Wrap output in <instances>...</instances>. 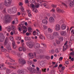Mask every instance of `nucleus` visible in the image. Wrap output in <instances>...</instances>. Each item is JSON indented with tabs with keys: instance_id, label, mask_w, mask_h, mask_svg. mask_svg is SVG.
I'll return each mask as SVG.
<instances>
[{
	"instance_id": "f257e3e1",
	"label": "nucleus",
	"mask_w": 74,
	"mask_h": 74,
	"mask_svg": "<svg viewBox=\"0 0 74 74\" xmlns=\"http://www.w3.org/2000/svg\"><path fill=\"white\" fill-rule=\"evenodd\" d=\"M30 2L31 3L30 5V7L31 8H32L33 9V11L35 13H37L38 12V10L37 9H35L34 7H36V8H38L40 7V5L38 4V3H35V6L34 4H32V3H34L35 2V1L34 0H30Z\"/></svg>"
},
{
	"instance_id": "f03ea898",
	"label": "nucleus",
	"mask_w": 74,
	"mask_h": 74,
	"mask_svg": "<svg viewBox=\"0 0 74 74\" xmlns=\"http://www.w3.org/2000/svg\"><path fill=\"white\" fill-rule=\"evenodd\" d=\"M7 61H6L5 63L9 65V67L10 68V69H16V65H17V63H14L13 64L10 62H7Z\"/></svg>"
},
{
	"instance_id": "7ed1b4c3",
	"label": "nucleus",
	"mask_w": 74,
	"mask_h": 74,
	"mask_svg": "<svg viewBox=\"0 0 74 74\" xmlns=\"http://www.w3.org/2000/svg\"><path fill=\"white\" fill-rule=\"evenodd\" d=\"M17 55L18 57L19 58L18 61L20 64H21L22 65H23V64H25L26 63V62L25 61V60L22 59V58H21V55H22V54L21 53H18L17 54Z\"/></svg>"
},
{
	"instance_id": "20e7f679",
	"label": "nucleus",
	"mask_w": 74,
	"mask_h": 74,
	"mask_svg": "<svg viewBox=\"0 0 74 74\" xmlns=\"http://www.w3.org/2000/svg\"><path fill=\"white\" fill-rule=\"evenodd\" d=\"M8 12L9 14H15L16 12V8L15 7L10 8Z\"/></svg>"
},
{
	"instance_id": "39448f33",
	"label": "nucleus",
	"mask_w": 74,
	"mask_h": 74,
	"mask_svg": "<svg viewBox=\"0 0 74 74\" xmlns=\"http://www.w3.org/2000/svg\"><path fill=\"white\" fill-rule=\"evenodd\" d=\"M0 10H1V12L4 14H6V9L4 8V4L1 3L0 4Z\"/></svg>"
},
{
	"instance_id": "423d86ee",
	"label": "nucleus",
	"mask_w": 74,
	"mask_h": 74,
	"mask_svg": "<svg viewBox=\"0 0 74 74\" xmlns=\"http://www.w3.org/2000/svg\"><path fill=\"white\" fill-rule=\"evenodd\" d=\"M45 34L46 35V36H47L48 39H50V40H52L54 38V36L53 34V35H51L49 36L50 34L49 33L46 32H45Z\"/></svg>"
},
{
	"instance_id": "0eeeda50",
	"label": "nucleus",
	"mask_w": 74,
	"mask_h": 74,
	"mask_svg": "<svg viewBox=\"0 0 74 74\" xmlns=\"http://www.w3.org/2000/svg\"><path fill=\"white\" fill-rule=\"evenodd\" d=\"M12 2V0H5L4 3V5L7 7L10 6Z\"/></svg>"
},
{
	"instance_id": "6e6552de",
	"label": "nucleus",
	"mask_w": 74,
	"mask_h": 74,
	"mask_svg": "<svg viewBox=\"0 0 74 74\" xmlns=\"http://www.w3.org/2000/svg\"><path fill=\"white\" fill-rule=\"evenodd\" d=\"M9 39L11 41H12V46L13 47L14 49H15L16 48V46L15 43V41L13 40H14L13 37L11 36L9 38Z\"/></svg>"
},
{
	"instance_id": "1a4fd4ad",
	"label": "nucleus",
	"mask_w": 74,
	"mask_h": 74,
	"mask_svg": "<svg viewBox=\"0 0 74 74\" xmlns=\"http://www.w3.org/2000/svg\"><path fill=\"white\" fill-rule=\"evenodd\" d=\"M34 55L32 53H30L29 54V60H30V59H33L34 56L36 57V53H34Z\"/></svg>"
},
{
	"instance_id": "9d476101",
	"label": "nucleus",
	"mask_w": 74,
	"mask_h": 74,
	"mask_svg": "<svg viewBox=\"0 0 74 74\" xmlns=\"http://www.w3.org/2000/svg\"><path fill=\"white\" fill-rule=\"evenodd\" d=\"M60 26L58 24L56 25L55 26V30L56 31H59L60 30Z\"/></svg>"
},
{
	"instance_id": "9b49d317",
	"label": "nucleus",
	"mask_w": 74,
	"mask_h": 74,
	"mask_svg": "<svg viewBox=\"0 0 74 74\" xmlns=\"http://www.w3.org/2000/svg\"><path fill=\"white\" fill-rule=\"evenodd\" d=\"M26 45L29 48H32L33 47V45L31 43L29 42L26 43Z\"/></svg>"
},
{
	"instance_id": "f8f14e48",
	"label": "nucleus",
	"mask_w": 74,
	"mask_h": 74,
	"mask_svg": "<svg viewBox=\"0 0 74 74\" xmlns=\"http://www.w3.org/2000/svg\"><path fill=\"white\" fill-rule=\"evenodd\" d=\"M60 34L61 36H66L67 35V32L66 31H61L60 32Z\"/></svg>"
},
{
	"instance_id": "ddd939ff",
	"label": "nucleus",
	"mask_w": 74,
	"mask_h": 74,
	"mask_svg": "<svg viewBox=\"0 0 74 74\" xmlns=\"http://www.w3.org/2000/svg\"><path fill=\"white\" fill-rule=\"evenodd\" d=\"M56 11L57 12H62V13H64V11L63 10H61L59 8H57Z\"/></svg>"
},
{
	"instance_id": "4468645a",
	"label": "nucleus",
	"mask_w": 74,
	"mask_h": 74,
	"mask_svg": "<svg viewBox=\"0 0 74 74\" xmlns=\"http://www.w3.org/2000/svg\"><path fill=\"white\" fill-rule=\"evenodd\" d=\"M5 67H4V64H0V69L1 70H5Z\"/></svg>"
},
{
	"instance_id": "2eb2a0df",
	"label": "nucleus",
	"mask_w": 74,
	"mask_h": 74,
	"mask_svg": "<svg viewBox=\"0 0 74 74\" xmlns=\"http://www.w3.org/2000/svg\"><path fill=\"white\" fill-rule=\"evenodd\" d=\"M49 21L50 23H52L54 22L55 19H54V18L52 17H50L49 19Z\"/></svg>"
},
{
	"instance_id": "dca6fc26",
	"label": "nucleus",
	"mask_w": 74,
	"mask_h": 74,
	"mask_svg": "<svg viewBox=\"0 0 74 74\" xmlns=\"http://www.w3.org/2000/svg\"><path fill=\"white\" fill-rule=\"evenodd\" d=\"M18 50L20 51H23V52H25L26 51V48L25 47H19L18 48Z\"/></svg>"
},
{
	"instance_id": "f3484780",
	"label": "nucleus",
	"mask_w": 74,
	"mask_h": 74,
	"mask_svg": "<svg viewBox=\"0 0 74 74\" xmlns=\"http://www.w3.org/2000/svg\"><path fill=\"white\" fill-rule=\"evenodd\" d=\"M54 37H59V34L58 32H54L53 34Z\"/></svg>"
},
{
	"instance_id": "a211bd4d",
	"label": "nucleus",
	"mask_w": 74,
	"mask_h": 74,
	"mask_svg": "<svg viewBox=\"0 0 74 74\" xmlns=\"http://www.w3.org/2000/svg\"><path fill=\"white\" fill-rule=\"evenodd\" d=\"M8 37H6L5 40V42H4V45H6L7 44V43L8 42Z\"/></svg>"
},
{
	"instance_id": "6ab92c4d",
	"label": "nucleus",
	"mask_w": 74,
	"mask_h": 74,
	"mask_svg": "<svg viewBox=\"0 0 74 74\" xmlns=\"http://www.w3.org/2000/svg\"><path fill=\"white\" fill-rule=\"evenodd\" d=\"M11 18L10 16H9V17H6V18H5V23H8V22H9V19Z\"/></svg>"
},
{
	"instance_id": "aec40b11",
	"label": "nucleus",
	"mask_w": 74,
	"mask_h": 74,
	"mask_svg": "<svg viewBox=\"0 0 74 74\" xmlns=\"http://www.w3.org/2000/svg\"><path fill=\"white\" fill-rule=\"evenodd\" d=\"M6 47L9 51L11 50V46H10V45L9 44H8V45L6 46Z\"/></svg>"
},
{
	"instance_id": "412c9836",
	"label": "nucleus",
	"mask_w": 74,
	"mask_h": 74,
	"mask_svg": "<svg viewBox=\"0 0 74 74\" xmlns=\"http://www.w3.org/2000/svg\"><path fill=\"white\" fill-rule=\"evenodd\" d=\"M26 28V27L25 26H22L21 27V28L20 27H18V29L19 31H21V30H23V29H25Z\"/></svg>"
},
{
	"instance_id": "4be33fe9",
	"label": "nucleus",
	"mask_w": 74,
	"mask_h": 74,
	"mask_svg": "<svg viewBox=\"0 0 74 74\" xmlns=\"http://www.w3.org/2000/svg\"><path fill=\"white\" fill-rule=\"evenodd\" d=\"M61 29L62 30H65L66 29V26L64 24H63L61 26Z\"/></svg>"
},
{
	"instance_id": "5701e85b",
	"label": "nucleus",
	"mask_w": 74,
	"mask_h": 74,
	"mask_svg": "<svg viewBox=\"0 0 74 74\" xmlns=\"http://www.w3.org/2000/svg\"><path fill=\"white\" fill-rule=\"evenodd\" d=\"M40 48V44L39 43H36L35 45V48Z\"/></svg>"
},
{
	"instance_id": "b1692460",
	"label": "nucleus",
	"mask_w": 74,
	"mask_h": 74,
	"mask_svg": "<svg viewBox=\"0 0 74 74\" xmlns=\"http://www.w3.org/2000/svg\"><path fill=\"white\" fill-rule=\"evenodd\" d=\"M47 31L49 33H51L53 32V29L50 28H49L47 29Z\"/></svg>"
},
{
	"instance_id": "393cba45",
	"label": "nucleus",
	"mask_w": 74,
	"mask_h": 74,
	"mask_svg": "<svg viewBox=\"0 0 74 74\" xmlns=\"http://www.w3.org/2000/svg\"><path fill=\"white\" fill-rule=\"evenodd\" d=\"M39 38L40 39H42V40H44L45 38V37L42 35H41L39 36Z\"/></svg>"
},
{
	"instance_id": "a878e982",
	"label": "nucleus",
	"mask_w": 74,
	"mask_h": 74,
	"mask_svg": "<svg viewBox=\"0 0 74 74\" xmlns=\"http://www.w3.org/2000/svg\"><path fill=\"white\" fill-rule=\"evenodd\" d=\"M42 22L43 23L45 24V25H47V23H48V21L46 19H43L42 20Z\"/></svg>"
},
{
	"instance_id": "bb28decb",
	"label": "nucleus",
	"mask_w": 74,
	"mask_h": 74,
	"mask_svg": "<svg viewBox=\"0 0 74 74\" xmlns=\"http://www.w3.org/2000/svg\"><path fill=\"white\" fill-rule=\"evenodd\" d=\"M17 72L19 74H23L24 73V71L22 70H19Z\"/></svg>"
},
{
	"instance_id": "cd10ccee",
	"label": "nucleus",
	"mask_w": 74,
	"mask_h": 74,
	"mask_svg": "<svg viewBox=\"0 0 74 74\" xmlns=\"http://www.w3.org/2000/svg\"><path fill=\"white\" fill-rule=\"evenodd\" d=\"M10 73V70L9 69H7L6 71V74H9Z\"/></svg>"
},
{
	"instance_id": "c85d7f7f",
	"label": "nucleus",
	"mask_w": 74,
	"mask_h": 74,
	"mask_svg": "<svg viewBox=\"0 0 74 74\" xmlns=\"http://www.w3.org/2000/svg\"><path fill=\"white\" fill-rule=\"evenodd\" d=\"M21 14L22 16L23 17H25V15H26V13L25 12H23V11H22V12H21Z\"/></svg>"
},
{
	"instance_id": "c756f323",
	"label": "nucleus",
	"mask_w": 74,
	"mask_h": 74,
	"mask_svg": "<svg viewBox=\"0 0 74 74\" xmlns=\"http://www.w3.org/2000/svg\"><path fill=\"white\" fill-rule=\"evenodd\" d=\"M67 45L66 46V48H65V46H63V51L64 52V51H65L66 50V48H67Z\"/></svg>"
},
{
	"instance_id": "7c9ffc66",
	"label": "nucleus",
	"mask_w": 74,
	"mask_h": 74,
	"mask_svg": "<svg viewBox=\"0 0 74 74\" xmlns=\"http://www.w3.org/2000/svg\"><path fill=\"white\" fill-rule=\"evenodd\" d=\"M12 31H13V32L14 34H18V32L16 29L13 30Z\"/></svg>"
},
{
	"instance_id": "2f4dec72",
	"label": "nucleus",
	"mask_w": 74,
	"mask_h": 74,
	"mask_svg": "<svg viewBox=\"0 0 74 74\" xmlns=\"http://www.w3.org/2000/svg\"><path fill=\"white\" fill-rule=\"evenodd\" d=\"M11 27L12 31L16 29V27L15 26H12Z\"/></svg>"
},
{
	"instance_id": "473e14b6",
	"label": "nucleus",
	"mask_w": 74,
	"mask_h": 74,
	"mask_svg": "<svg viewBox=\"0 0 74 74\" xmlns=\"http://www.w3.org/2000/svg\"><path fill=\"white\" fill-rule=\"evenodd\" d=\"M59 41H63V37H59Z\"/></svg>"
},
{
	"instance_id": "72a5a7b5",
	"label": "nucleus",
	"mask_w": 74,
	"mask_h": 74,
	"mask_svg": "<svg viewBox=\"0 0 74 74\" xmlns=\"http://www.w3.org/2000/svg\"><path fill=\"white\" fill-rule=\"evenodd\" d=\"M11 30V28L10 27H8L7 28V30L8 32H10Z\"/></svg>"
},
{
	"instance_id": "f704fd0d",
	"label": "nucleus",
	"mask_w": 74,
	"mask_h": 74,
	"mask_svg": "<svg viewBox=\"0 0 74 74\" xmlns=\"http://www.w3.org/2000/svg\"><path fill=\"white\" fill-rule=\"evenodd\" d=\"M4 40V37L0 38V42H3Z\"/></svg>"
},
{
	"instance_id": "c9c22d12",
	"label": "nucleus",
	"mask_w": 74,
	"mask_h": 74,
	"mask_svg": "<svg viewBox=\"0 0 74 74\" xmlns=\"http://www.w3.org/2000/svg\"><path fill=\"white\" fill-rule=\"evenodd\" d=\"M4 35L2 33H0V38H3L4 37Z\"/></svg>"
},
{
	"instance_id": "e433bc0d",
	"label": "nucleus",
	"mask_w": 74,
	"mask_h": 74,
	"mask_svg": "<svg viewBox=\"0 0 74 74\" xmlns=\"http://www.w3.org/2000/svg\"><path fill=\"white\" fill-rule=\"evenodd\" d=\"M47 26H46L45 25H43V30H46L47 29Z\"/></svg>"
},
{
	"instance_id": "4c0bfd02",
	"label": "nucleus",
	"mask_w": 74,
	"mask_h": 74,
	"mask_svg": "<svg viewBox=\"0 0 74 74\" xmlns=\"http://www.w3.org/2000/svg\"><path fill=\"white\" fill-rule=\"evenodd\" d=\"M62 4H63V5H64V7H65V8H67V5L66 4H65L64 3H62Z\"/></svg>"
},
{
	"instance_id": "58836bf2",
	"label": "nucleus",
	"mask_w": 74,
	"mask_h": 74,
	"mask_svg": "<svg viewBox=\"0 0 74 74\" xmlns=\"http://www.w3.org/2000/svg\"><path fill=\"white\" fill-rule=\"evenodd\" d=\"M44 62L42 61L40 62V64L41 65V66H42L44 65Z\"/></svg>"
},
{
	"instance_id": "ea45409f",
	"label": "nucleus",
	"mask_w": 74,
	"mask_h": 74,
	"mask_svg": "<svg viewBox=\"0 0 74 74\" xmlns=\"http://www.w3.org/2000/svg\"><path fill=\"white\" fill-rule=\"evenodd\" d=\"M70 55H71L72 56H74V52L73 51L70 53Z\"/></svg>"
},
{
	"instance_id": "a19ab883",
	"label": "nucleus",
	"mask_w": 74,
	"mask_h": 74,
	"mask_svg": "<svg viewBox=\"0 0 74 74\" xmlns=\"http://www.w3.org/2000/svg\"><path fill=\"white\" fill-rule=\"evenodd\" d=\"M1 51L2 52H5L7 51L6 49H2Z\"/></svg>"
},
{
	"instance_id": "79ce46f5",
	"label": "nucleus",
	"mask_w": 74,
	"mask_h": 74,
	"mask_svg": "<svg viewBox=\"0 0 74 74\" xmlns=\"http://www.w3.org/2000/svg\"><path fill=\"white\" fill-rule=\"evenodd\" d=\"M32 28H31L29 27L28 28V32H32Z\"/></svg>"
},
{
	"instance_id": "37998d69",
	"label": "nucleus",
	"mask_w": 74,
	"mask_h": 74,
	"mask_svg": "<svg viewBox=\"0 0 74 74\" xmlns=\"http://www.w3.org/2000/svg\"><path fill=\"white\" fill-rule=\"evenodd\" d=\"M55 52H56V53H58L59 52V49H56L55 50Z\"/></svg>"
},
{
	"instance_id": "c03bdc74",
	"label": "nucleus",
	"mask_w": 74,
	"mask_h": 74,
	"mask_svg": "<svg viewBox=\"0 0 74 74\" xmlns=\"http://www.w3.org/2000/svg\"><path fill=\"white\" fill-rule=\"evenodd\" d=\"M50 12H51L55 13V10L54 9H52L50 11Z\"/></svg>"
},
{
	"instance_id": "a18cd8bd",
	"label": "nucleus",
	"mask_w": 74,
	"mask_h": 74,
	"mask_svg": "<svg viewBox=\"0 0 74 74\" xmlns=\"http://www.w3.org/2000/svg\"><path fill=\"white\" fill-rule=\"evenodd\" d=\"M9 60L10 62H15V61H14V60L11 58H9Z\"/></svg>"
},
{
	"instance_id": "49530a36",
	"label": "nucleus",
	"mask_w": 74,
	"mask_h": 74,
	"mask_svg": "<svg viewBox=\"0 0 74 74\" xmlns=\"http://www.w3.org/2000/svg\"><path fill=\"white\" fill-rule=\"evenodd\" d=\"M56 42L58 44H60V41L58 40H56Z\"/></svg>"
},
{
	"instance_id": "de8ad7c7",
	"label": "nucleus",
	"mask_w": 74,
	"mask_h": 74,
	"mask_svg": "<svg viewBox=\"0 0 74 74\" xmlns=\"http://www.w3.org/2000/svg\"><path fill=\"white\" fill-rule=\"evenodd\" d=\"M33 34L34 36H36V31H34L33 32Z\"/></svg>"
},
{
	"instance_id": "09e8293b",
	"label": "nucleus",
	"mask_w": 74,
	"mask_h": 74,
	"mask_svg": "<svg viewBox=\"0 0 74 74\" xmlns=\"http://www.w3.org/2000/svg\"><path fill=\"white\" fill-rule=\"evenodd\" d=\"M46 59L47 60H49V59H50V57L49 56H46Z\"/></svg>"
},
{
	"instance_id": "8fccbe9b",
	"label": "nucleus",
	"mask_w": 74,
	"mask_h": 74,
	"mask_svg": "<svg viewBox=\"0 0 74 74\" xmlns=\"http://www.w3.org/2000/svg\"><path fill=\"white\" fill-rule=\"evenodd\" d=\"M41 44L43 45V46L45 48H47V45H46V44H44L43 43H41Z\"/></svg>"
},
{
	"instance_id": "3c124183",
	"label": "nucleus",
	"mask_w": 74,
	"mask_h": 74,
	"mask_svg": "<svg viewBox=\"0 0 74 74\" xmlns=\"http://www.w3.org/2000/svg\"><path fill=\"white\" fill-rule=\"evenodd\" d=\"M27 12L28 13V14H31V12H30V10H28L27 11Z\"/></svg>"
},
{
	"instance_id": "603ef678",
	"label": "nucleus",
	"mask_w": 74,
	"mask_h": 74,
	"mask_svg": "<svg viewBox=\"0 0 74 74\" xmlns=\"http://www.w3.org/2000/svg\"><path fill=\"white\" fill-rule=\"evenodd\" d=\"M21 40V38L20 37H17L16 38L17 40Z\"/></svg>"
},
{
	"instance_id": "864d4df0",
	"label": "nucleus",
	"mask_w": 74,
	"mask_h": 74,
	"mask_svg": "<svg viewBox=\"0 0 74 74\" xmlns=\"http://www.w3.org/2000/svg\"><path fill=\"white\" fill-rule=\"evenodd\" d=\"M51 6L53 8H55L56 7V5H52Z\"/></svg>"
},
{
	"instance_id": "5fc2aeb1",
	"label": "nucleus",
	"mask_w": 74,
	"mask_h": 74,
	"mask_svg": "<svg viewBox=\"0 0 74 74\" xmlns=\"http://www.w3.org/2000/svg\"><path fill=\"white\" fill-rule=\"evenodd\" d=\"M20 9L22 10L21 12H22L23 11V10H24V9H23V8L22 6L20 8Z\"/></svg>"
},
{
	"instance_id": "6e6d98bb",
	"label": "nucleus",
	"mask_w": 74,
	"mask_h": 74,
	"mask_svg": "<svg viewBox=\"0 0 74 74\" xmlns=\"http://www.w3.org/2000/svg\"><path fill=\"white\" fill-rule=\"evenodd\" d=\"M37 1L39 4V3H40V4H41V1H40V0H37Z\"/></svg>"
},
{
	"instance_id": "4d7b16f0",
	"label": "nucleus",
	"mask_w": 74,
	"mask_h": 74,
	"mask_svg": "<svg viewBox=\"0 0 74 74\" xmlns=\"http://www.w3.org/2000/svg\"><path fill=\"white\" fill-rule=\"evenodd\" d=\"M22 48H24V47H25V43H23L22 44Z\"/></svg>"
},
{
	"instance_id": "13d9d810",
	"label": "nucleus",
	"mask_w": 74,
	"mask_h": 74,
	"mask_svg": "<svg viewBox=\"0 0 74 74\" xmlns=\"http://www.w3.org/2000/svg\"><path fill=\"white\" fill-rule=\"evenodd\" d=\"M36 69L39 72L40 71V68H39L38 67H37L36 68Z\"/></svg>"
},
{
	"instance_id": "bf43d9fd",
	"label": "nucleus",
	"mask_w": 74,
	"mask_h": 74,
	"mask_svg": "<svg viewBox=\"0 0 74 74\" xmlns=\"http://www.w3.org/2000/svg\"><path fill=\"white\" fill-rule=\"evenodd\" d=\"M9 54H8V53H7L6 54V56H7V57H8V58H9Z\"/></svg>"
},
{
	"instance_id": "052dcab7",
	"label": "nucleus",
	"mask_w": 74,
	"mask_h": 74,
	"mask_svg": "<svg viewBox=\"0 0 74 74\" xmlns=\"http://www.w3.org/2000/svg\"><path fill=\"white\" fill-rule=\"evenodd\" d=\"M28 15L29 17H30V18L32 17V14H31V13L28 14Z\"/></svg>"
},
{
	"instance_id": "680f3d73",
	"label": "nucleus",
	"mask_w": 74,
	"mask_h": 74,
	"mask_svg": "<svg viewBox=\"0 0 74 74\" xmlns=\"http://www.w3.org/2000/svg\"><path fill=\"white\" fill-rule=\"evenodd\" d=\"M65 63H66V64H68L69 63V62L68 61H66L65 62Z\"/></svg>"
},
{
	"instance_id": "e2e57ef3",
	"label": "nucleus",
	"mask_w": 74,
	"mask_h": 74,
	"mask_svg": "<svg viewBox=\"0 0 74 74\" xmlns=\"http://www.w3.org/2000/svg\"><path fill=\"white\" fill-rule=\"evenodd\" d=\"M10 34L12 36H13V35H14V33L12 31L10 32Z\"/></svg>"
},
{
	"instance_id": "0e129e2a",
	"label": "nucleus",
	"mask_w": 74,
	"mask_h": 74,
	"mask_svg": "<svg viewBox=\"0 0 74 74\" xmlns=\"http://www.w3.org/2000/svg\"><path fill=\"white\" fill-rule=\"evenodd\" d=\"M24 23H25V22L24 21H22L21 23V25H24Z\"/></svg>"
},
{
	"instance_id": "69168bd1",
	"label": "nucleus",
	"mask_w": 74,
	"mask_h": 74,
	"mask_svg": "<svg viewBox=\"0 0 74 74\" xmlns=\"http://www.w3.org/2000/svg\"><path fill=\"white\" fill-rule=\"evenodd\" d=\"M46 69H42V71H44V72H45L46 71H45V70H46Z\"/></svg>"
},
{
	"instance_id": "338daca9",
	"label": "nucleus",
	"mask_w": 74,
	"mask_h": 74,
	"mask_svg": "<svg viewBox=\"0 0 74 74\" xmlns=\"http://www.w3.org/2000/svg\"><path fill=\"white\" fill-rule=\"evenodd\" d=\"M30 35V34L28 32H27L26 33V35H27V36H29Z\"/></svg>"
},
{
	"instance_id": "774afa93",
	"label": "nucleus",
	"mask_w": 74,
	"mask_h": 74,
	"mask_svg": "<svg viewBox=\"0 0 74 74\" xmlns=\"http://www.w3.org/2000/svg\"><path fill=\"white\" fill-rule=\"evenodd\" d=\"M60 22H61V23H64V21L63 20L60 21Z\"/></svg>"
}]
</instances>
